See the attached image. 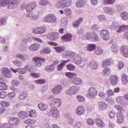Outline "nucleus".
Wrapping results in <instances>:
<instances>
[{"label":"nucleus","instance_id":"f257e3e1","mask_svg":"<svg viewBox=\"0 0 128 128\" xmlns=\"http://www.w3.org/2000/svg\"><path fill=\"white\" fill-rule=\"evenodd\" d=\"M20 4L18 0H1L0 1V6H8L9 10L15 8Z\"/></svg>","mask_w":128,"mask_h":128},{"label":"nucleus","instance_id":"f03ea898","mask_svg":"<svg viewBox=\"0 0 128 128\" xmlns=\"http://www.w3.org/2000/svg\"><path fill=\"white\" fill-rule=\"evenodd\" d=\"M115 108L118 111L116 114L117 122L119 124H122L124 122V109L120 105H115Z\"/></svg>","mask_w":128,"mask_h":128},{"label":"nucleus","instance_id":"7ed1b4c3","mask_svg":"<svg viewBox=\"0 0 128 128\" xmlns=\"http://www.w3.org/2000/svg\"><path fill=\"white\" fill-rule=\"evenodd\" d=\"M112 64V60H110V58H108L102 62V66L103 68H105V69L104 70L103 72L106 76V74H108L110 73V68H106L108 66H110Z\"/></svg>","mask_w":128,"mask_h":128},{"label":"nucleus","instance_id":"20e7f679","mask_svg":"<svg viewBox=\"0 0 128 128\" xmlns=\"http://www.w3.org/2000/svg\"><path fill=\"white\" fill-rule=\"evenodd\" d=\"M71 4L72 0H60L56 3V6L58 8H64L70 6Z\"/></svg>","mask_w":128,"mask_h":128},{"label":"nucleus","instance_id":"39448f33","mask_svg":"<svg viewBox=\"0 0 128 128\" xmlns=\"http://www.w3.org/2000/svg\"><path fill=\"white\" fill-rule=\"evenodd\" d=\"M33 60L35 62V66L36 68H40L42 66V62H46V59L42 57H34Z\"/></svg>","mask_w":128,"mask_h":128},{"label":"nucleus","instance_id":"423d86ee","mask_svg":"<svg viewBox=\"0 0 128 128\" xmlns=\"http://www.w3.org/2000/svg\"><path fill=\"white\" fill-rule=\"evenodd\" d=\"M44 22H56V17L54 14H49L44 18Z\"/></svg>","mask_w":128,"mask_h":128},{"label":"nucleus","instance_id":"0eeeda50","mask_svg":"<svg viewBox=\"0 0 128 128\" xmlns=\"http://www.w3.org/2000/svg\"><path fill=\"white\" fill-rule=\"evenodd\" d=\"M47 38L48 40L55 41L60 38V34L58 32H52L47 36Z\"/></svg>","mask_w":128,"mask_h":128},{"label":"nucleus","instance_id":"6e6552de","mask_svg":"<svg viewBox=\"0 0 128 128\" xmlns=\"http://www.w3.org/2000/svg\"><path fill=\"white\" fill-rule=\"evenodd\" d=\"M46 28L44 27H37L33 30V34H42L46 32Z\"/></svg>","mask_w":128,"mask_h":128},{"label":"nucleus","instance_id":"1a4fd4ad","mask_svg":"<svg viewBox=\"0 0 128 128\" xmlns=\"http://www.w3.org/2000/svg\"><path fill=\"white\" fill-rule=\"evenodd\" d=\"M100 35L104 40H110V33L106 30H102L100 31Z\"/></svg>","mask_w":128,"mask_h":128},{"label":"nucleus","instance_id":"9d476101","mask_svg":"<svg viewBox=\"0 0 128 128\" xmlns=\"http://www.w3.org/2000/svg\"><path fill=\"white\" fill-rule=\"evenodd\" d=\"M110 81L112 86H116L118 82V77L116 75H112L110 78Z\"/></svg>","mask_w":128,"mask_h":128},{"label":"nucleus","instance_id":"9b49d317","mask_svg":"<svg viewBox=\"0 0 128 128\" xmlns=\"http://www.w3.org/2000/svg\"><path fill=\"white\" fill-rule=\"evenodd\" d=\"M120 52L124 58H128V47L126 45H123L120 48Z\"/></svg>","mask_w":128,"mask_h":128},{"label":"nucleus","instance_id":"f8f14e48","mask_svg":"<svg viewBox=\"0 0 128 128\" xmlns=\"http://www.w3.org/2000/svg\"><path fill=\"white\" fill-rule=\"evenodd\" d=\"M1 72L2 74L6 78H12V74L10 72V70L7 68H2Z\"/></svg>","mask_w":128,"mask_h":128},{"label":"nucleus","instance_id":"ddd939ff","mask_svg":"<svg viewBox=\"0 0 128 128\" xmlns=\"http://www.w3.org/2000/svg\"><path fill=\"white\" fill-rule=\"evenodd\" d=\"M72 34H67L62 37V40L64 42H72Z\"/></svg>","mask_w":128,"mask_h":128},{"label":"nucleus","instance_id":"4468645a","mask_svg":"<svg viewBox=\"0 0 128 128\" xmlns=\"http://www.w3.org/2000/svg\"><path fill=\"white\" fill-rule=\"evenodd\" d=\"M68 62H70L69 60H62L61 63L57 66V70L58 72H60L64 68V66H66V64H68Z\"/></svg>","mask_w":128,"mask_h":128},{"label":"nucleus","instance_id":"2eb2a0df","mask_svg":"<svg viewBox=\"0 0 128 128\" xmlns=\"http://www.w3.org/2000/svg\"><path fill=\"white\" fill-rule=\"evenodd\" d=\"M96 94H98V92L94 88H91L88 90V96L89 98H92L94 96H96Z\"/></svg>","mask_w":128,"mask_h":128},{"label":"nucleus","instance_id":"dca6fc26","mask_svg":"<svg viewBox=\"0 0 128 128\" xmlns=\"http://www.w3.org/2000/svg\"><path fill=\"white\" fill-rule=\"evenodd\" d=\"M62 90V87L60 85H58L55 86L53 89H52V92L54 94H58Z\"/></svg>","mask_w":128,"mask_h":128},{"label":"nucleus","instance_id":"f3484780","mask_svg":"<svg viewBox=\"0 0 128 128\" xmlns=\"http://www.w3.org/2000/svg\"><path fill=\"white\" fill-rule=\"evenodd\" d=\"M86 110H84V106H79L76 109V114L78 116H82L84 114Z\"/></svg>","mask_w":128,"mask_h":128},{"label":"nucleus","instance_id":"a211bd4d","mask_svg":"<svg viewBox=\"0 0 128 128\" xmlns=\"http://www.w3.org/2000/svg\"><path fill=\"white\" fill-rule=\"evenodd\" d=\"M8 122L9 124L16 126V124H20V119L18 118L12 117L9 118Z\"/></svg>","mask_w":128,"mask_h":128},{"label":"nucleus","instance_id":"6ab92c4d","mask_svg":"<svg viewBox=\"0 0 128 128\" xmlns=\"http://www.w3.org/2000/svg\"><path fill=\"white\" fill-rule=\"evenodd\" d=\"M52 102L55 108H60L62 104V100L58 98L54 99Z\"/></svg>","mask_w":128,"mask_h":128},{"label":"nucleus","instance_id":"aec40b11","mask_svg":"<svg viewBox=\"0 0 128 128\" xmlns=\"http://www.w3.org/2000/svg\"><path fill=\"white\" fill-rule=\"evenodd\" d=\"M36 2H33L32 3L30 4L26 8V11L28 12H30L36 8Z\"/></svg>","mask_w":128,"mask_h":128},{"label":"nucleus","instance_id":"412c9836","mask_svg":"<svg viewBox=\"0 0 128 128\" xmlns=\"http://www.w3.org/2000/svg\"><path fill=\"white\" fill-rule=\"evenodd\" d=\"M18 116L21 120H26L28 116V114L26 112H20L18 113Z\"/></svg>","mask_w":128,"mask_h":128},{"label":"nucleus","instance_id":"4be33fe9","mask_svg":"<svg viewBox=\"0 0 128 128\" xmlns=\"http://www.w3.org/2000/svg\"><path fill=\"white\" fill-rule=\"evenodd\" d=\"M50 114H52L53 118H58L60 116V113L56 109H52Z\"/></svg>","mask_w":128,"mask_h":128},{"label":"nucleus","instance_id":"5701e85b","mask_svg":"<svg viewBox=\"0 0 128 128\" xmlns=\"http://www.w3.org/2000/svg\"><path fill=\"white\" fill-rule=\"evenodd\" d=\"M50 114H52L53 118H58L60 116V113L56 109H52Z\"/></svg>","mask_w":128,"mask_h":128},{"label":"nucleus","instance_id":"b1692460","mask_svg":"<svg viewBox=\"0 0 128 128\" xmlns=\"http://www.w3.org/2000/svg\"><path fill=\"white\" fill-rule=\"evenodd\" d=\"M28 116L30 118H36L37 114L36 111L34 110H30L28 111Z\"/></svg>","mask_w":128,"mask_h":128},{"label":"nucleus","instance_id":"393cba45","mask_svg":"<svg viewBox=\"0 0 128 128\" xmlns=\"http://www.w3.org/2000/svg\"><path fill=\"white\" fill-rule=\"evenodd\" d=\"M96 124L99 128H104V122L100 119L96 120Z\"/></svg>","mask_w":128,"mask_h":128},{"label":"nucleus","instance_id":"a878e982","mask_svg":"<svg viewBox=\"0 0 128 128\" xmlns=\"http://www.w3.org/2000/svg\"><path fill=\"white\" fill-rule=\"evenodd\" d=\"M52 50L50 47H46L42 48L40 52V54H50Z\"/></svg>","mask_w":128,"mask_h":128},{"label":"nucleus","instance_id":"bb28decb","mask_svg":"<svg viewBox=\"0 0 128 128\" xmlns=\"http://www.w3.org/2000/svg\"><path fill=\"white\" fill-rule=\"evenodd\" d=\"M122 81L123 84L126 85L128 84V77L126 74L122 76Z\"/></svg>","mask_w":128,"mask_h":128},{"label":"nucleus","instance_id":"cd10ccee","mask_svg":"<svg viewBox=\"0 0 128 128\" xmlns=\"http://www.w3.org/2000/svg\"><path fill=\"white\" fill-rule=\"evenodd\" d=\"M78 92V90H76L75 87H71L70 90L66 91V93L69 96H72V94H76Z\"/></svg>","mask_w":128,"mask_h":128},{"label":"nucleus","instance_id":"c85d7f7f","mask_svg":"<svg viewBox=\"0 0 128 128\" xmlns=\"http://www.w3.org/2000/svg\"><path fill=\"white\" fill-rule=\"evenodd\" d=\"M38 106L40 110H46L48 109V105L42 102L39 104Z\"/></svg>","mask_w":128,"mask_h":128},{"label":"nucleus","instance_id":"c756f323","mask_svg":"<svg viewBox=\"0 0 128 128\" xmlns=\"http://www.w3.org/2000/svg\"><path fill=\"white\" fill-rule=\"evenodd\" d=\"M92 38L90 33L86 32L82 35V38L84 40H90Z\"/></svg>","mask_w":128,"mask_h":128},{"label":"nucleus","instance_id":"7c9ffc66","mask_svg":"<svg viewBox=\"0 0 128 128\" xmlns=\"http://www.w3.org/2000/svg\"><path fill=\"white\" fill-rule=\"evenodd\" d=\"M38 48H40V45L36 44H34L30 47V50H32V52L37 50Z\"/></svg>","mask_w":128,"mask_h":128},{"label":"nucleus","instance_id":"2f4dec72","mask_svg":"<svg viewBox=\"0 0 128 128\" xmlns=\"http://www.w3.org/2000/svg\"><path fill=\"white\" fill-rule=\"evenodd\" d=\"M73 82L74 84H82V80L78 78H74Z\"/></svg>","mask_w":128,"mask_h":128},{"label":"nucleus","instance_id":"473e14b6","mask_svg":"<svg viewBox=\"0 0 128 128\" xmlns=\"http://www.w3.org/2000/svg\"><path fill=\"white\" fill-rule=\"evenodd\" d=\"M82 21V18H80L78 20L75 21L73 22L72 26L74 28H78Z\"/></svg>","mask_w":128,"mask_h":128},{"label":"nucleus","instance_id":"72a5a7b5","mask_svg":"<svg viewBox=\"0 0 128 128\" xmlns=\"http://www.w3.org/2000/svg\"><path fill=\"white\" fill-rule=\"evenodd\" d=\"M96 46L94 44H90L88 46V52H92L94 50H96Z\"/></svg>","mask_w":128,"mask_h":128},{"label":"nucleus","instance_id":"f704fd0d","mask_svg":"<svg viewBox=\"0 0 128 128\" xmlns=\"http://www.w3.org/2000/svg\"><path fill=\"white\" fill-rule=\"evenodd\" d=\"M98 106L102 110H106L108 108V104L104 102H98Z\"/></svg>","mask_w":128,"mask_h":128},{"label":"nucleus","instance_id":"c9c22d12","mask_svg":"<svg viewBox=\"0 0 128 128\" xmlns=\"http://www.w3.org/2000/svg\"><path fill=\"white\" fill-rule=\"evenodd\" d=\"M8 90V85L5 83L0 82V90Z\"/></svg>","mask_w":128,"mask_h":128},{"label":"nucleus","instance_id":"e433bc0d","mask_svg":"<svg viewBox=\"0 0 128 128\" xmlns=\"http://www.w3.org/2000/svg\"><path fill=\"white\" fill-rule=\"evenodd\" d=\"M64 12L66 16H70L72 12L70 9L66 8L64 10Z\"/></svg>","mask_w":128,"mask_h":128},{"label":"nucleus","instance_id":"4c0bfd02","mask_svg":"<svg viewBox=\"0 0 128 128\" xmlns=\"http://www.w3.org/2000/svg\"><path fill=\"white\" fill-rule=\"evenodd\" d=\"M121 18L124 20H128V12H124L122 13Z\"/></svg>","mask_w":128,"mask_h":128},{"label":"nucleus","instance_id":"58836bf2","mask_svg":"<svg viewBox=\"0 0 128 128\" xmlns=\"http://www.w3.org/2000/svg\"><path fill=\"white\" fill-rule=\"evenodd\" d=\"M54 68H56V66H54V64H52L47 66L46 68V72H52Z\"/></svg>","mask_w":128,"mask_h":128},{"label":"nucleus","instance_id":"ea45409f","mask_svg":"<svg viewBox=\"0 0 128 128\" xmlns=\"http://www.w3.org/2000/svg\"><path fill=\"white\" fill-rule=\"evenodd\" d=\"M65 76H68V78H72L76 76V74L71 72H68L65 74Z\"/></svg>","mask_w":128,"mask_h":128},{"label":"nucleus","instance_id":"a19ab883","mask_svg":"<svg viewBox=\"0 0 128 128\" xmlns=\"http://www.w3.org/2000/svg\"><path fill=\"white\" fill-rule=\"evenodd\" d=\"M104 12H107L108 14H114V10H112V8H104Z\"/></svg>","mask_w":128,"mask_h":128},{"label":"nucleus","instance_id":"79ce46f5","mask_svg":"<svg viewBox=\"0 0 128 128\" xmlns=\"http://www.w3.org/2000/svg\"><path fill=\"white\" fill-rule=\"evenodd\" d=\"M111 50L114 54H116L118 51V46L116 44H114L111 48Z\"/></svg>","mask_w":128,"mask_h":128},{"label":"nucleus","instance_id":"37998d69","mask_svg":"<svg viewBox=\"0 0 128 128\" xmlns=\"http://www.w3.org/2000/svg\"><path fill=\"white\" fill-rule=\"evenodd\" d=\"M25 124H34L36 122V120H34L28 119L24 121Z\"/></svg>","mask_w":128,"mask_h":128},{"label":"nucleus","instance_id":"c03bdc74","mask_svg":"<svg viewBox=\"0 0 128 128\" xmlns=\"http://www.w3.org/2000/svg\"><path fill=\"white\" fill-rule=\"evenodd\" d=\"M28 96V93L26 92H22L20 94L19 96L20 100H24Z\"/></svg>","mask_w":128,"mask_h":128},{"label":"nucleus","instance_id":"a18cd8bd","mask_svg":"<svg viewBox=\"0 0 128 128\" xmlns=\"http://www.w3.org/2000/svg\"><path fill=\"white\" fill-rule=\"evenodd\" d=\"M82 62V58L80 56L76 58L74 60V62L76 64H80Z\"/></svg>","mask_w":128,"mask_h":128},{"label":"nucleus","instance_id":"49530a36","mask_svg":"<svg viewBox=\"0 0 128 128\" xmlns=\"http://www.w3.org/2000/svg\"><path fill=\"white\" fill-rule=\"evenodd\" d=\"M115 0H103L104 4H114Z\"/></svg>","mask_w":128,"mask_h":128},{"label":"nucleus","instance_id":"de8ad7c7","mask_svg":"<svg viewBox=\"0 0 128 128\" xmlns=\"http://www.w3.org/2000/svg\"><path fill=\"white\" fill-rule=\"evenodd\" d=\"M54 48L57 52H62L64 50V46L54 47Z\"/></svg>","mask_w":128,"mask_h":128},{"label":"nucleus","instance_id":"09e8293b","mask_svg":"<svg viewBox=\"0 0 128 128\" xmlns=\"http://www.w3.org/2000/svg\"><path fill=\"white\" fill-rule=\"evenodd\" d=\"M66 68L68 70L72 72V70H74V68H76L74 66V65L72 64H68L66 66Z\"/></svg>","mask_w":128,"mask_h":128},{"label":"nucleus","instance_id":"8fccbe9b","mask_svg":"<svg viewBox=\"0 0 128 128\" xmlns=\"http://www.w3.org/2000/svg\"><path fill=\"white\" fill-rule=\"evenodd\" d=\"M102 52H104V50H102V49L100 48H97L95 50V54H97V56L102 54Z\"/></svg>","mask_w":128,"mask_h":128},{"label":"nucleus","instance_id":"3c124183","mask_svg":"<svg viewBox=\"0 0 128 128\" xmlns=\"http://www.w3.org/2000/svg\"><path fill=\"white\" fill-rule=\"evenodd\" d=\"M46 80H37L34 81V82L38 84H46Z\"/></svg>","mask_w":128,"mask_h":128},{"label":"nucleus","instance_id":"603ef678","mask_svg":"<svg viewBox=\"0 0 128 128\" xmlns=\"http://www.w3.org/2000/svg\"><path fill=\"white\" fill-rule=\"evenodd\" d=\"M84 6V2L82 0H79L76 3V6L77 8H82Z\"/></svg>","mask_w":128,"mask_h":128},{"label":"nucleus","instance_id":"864d4df0","mask_svg":"<svg viewBox=\"0 0 128 128\" xmlns=\"http://www.w3.org/2000/svg\"><path fill=\"white\" fill-rule=\"evenodd\" d=\"M76 99L78 100V102H85L86 99H84V96L78 95L76 96Z\"/></svg>","mask_w":128,"mask_h":128},{"label":"nucleus","instance_id":"5fc2aeb1","mask_svg":"<svg viewBox=\"0 0 128 128\" xmlns=\"http://www.w3.org/2000/svg\"><path fill=\"white\" fill-rule=\"evenodd\" d=\"M31 76L34 78H38L40 76V75L38 73L32 72L31 74Z\"/></svg>","mask_w":128,"mask_h":128},{"label":"nucleus","instance_id":"6e6d98bb","mask_svg":"<svg viewBox=\"0 0 128 128\" xmlns=\"http://www.w3.org/2000/svg\"><path fill=\"white\" fill-rule=\"evenodd\" d=\"M17 70L18 72H20V74H24L26 72V69L24 68H18Z\"/></svg>","mask_w":128,"mask_h":128},{"label":"nucleus","instance_id":"4d7b16f0","mask_svg":"<svg viewBox=\"0 0 128 128\" xmlns=\"http://www.w3.org/2000/svg\"><path fill=\"white\" fill-rule=\"evenodd\" d=\"M86 122L88 126H92L94 124V121L92 118H88Z\"/></svg>","mask_w":128,"mask_h":128},{"label":"nucleus","instance_id":"13d9d810","mask_svg":"<svg viewBox=\"0 0 128 128\" xmlns=\"http://www.w3.org/2000/svg\"><path fill=\"white\" fill-rule=\"evenodd\" d=\"M40 4L41 6H46L48 4V0H40Z\"/></svg>","mask_w":128,"mask_h":128},{"label":"nucleus","instance_id":"bf43d9fd","mask_svg":"<svg viewBox=\"0 0 128 128\" xmlns=\"http://www.w3.org/2000/svg\"><path fill=\"white\" fill-rule=\"evenodd\" d=\"M1 106H2L3 108H4L6 106H10V102H6V101H2L1 102Z\"/></svg>","mask_w":128,"mask_h":128},{"label":"nucleus","instance_id":"052dcab7","mask_svg":"<svg viewBox=\"0 0 128 128\" xmlns=\"http://www.w3.org/2000/svg\"><path fill=\"white\" fill-rule=\"evenodd\" d=\"M107 94L108 96H112L114 94V92L112 91V90H108V92H107Z\"/></svg>","mask_w":128,"mask_h":128},{"label":"nucleus","instance_id":"680f3d73","mask_svg":"<svg viewBox=\"0 0 128 128\" xmlns=\"http://www.w3.org/2000/svg\"><path fill=\"white\" fill-rule=\"evenodd\" d=\"M47 43L48 44L49 46H58V44L54 42H48Z\"/></svg>","mask_w":128,"mask_h":128},{"label":"nucleus","instance_id":"e2e57ef3","mask_svg":"<svg viewBox=\"0 0 128 128\" xmlns=\"http://www.w3.org/2000/svg\"><path fill=\"white\" fill-rule=\"evenodd\" d=\"M6 92H0V98H4L6 96Z\"/></svg>","mask_w":128,"mask_h":128},{"label":"nucleus","instance_id":"0e129e2a","mask_svg":"<svg viewBox=\"0 0 128 128\" xmlns=\"http://www.w3.org/2000/svg\"><path fill=\"white\" fill-rule=\"evenodd\" d=\"M116 116V112L114 111H111L109 112V116L110 118H114Z\"/></svg>","mask_w":128,"mask_h":128},{"label":"nucleus","instance_id":"69168bd1","mask_svg":"<svg viewBox=\"0 0 128 128\" xmlns=\"http://www.w3.org/2000/svg\"><path fill=\"white\" fill-rule=\"evenodd\" d=\"M126 28V26H120L119 28V30H117V32H122V30H124Z\"/></svg>","mask_w":128,"mask_h":128},{"label":"nucleus","instance_id":"338daca9","mask_svg":"<svg viewBox=\"0 0 128 128\" xmlns=\"http://www.w3.org/2000/svg\"><path fill=\"white\" fill-rule=\"evenodd\" d=\"M98 96L104 98L106 96V94L103 92H100L98 93Z\"/></svg>","mask_w":128,"mask_h":128},{"label":"nucleus","instance_id":"774afa93","mask_svg":"<svg viewBox=\"0 0 128 128\" xmlns=\"http://www.w3.org/2000/svg\"><path fill=\"white\" fill-rule=\"evenodd\" d=\"M67 56H70V58H72V56H74V54L72 52H67Z\"/></svg>","mask_w":128,"mask_h":128}]
</instances>
